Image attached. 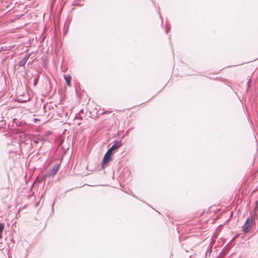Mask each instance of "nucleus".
Masks as SVG:
<instances>
[{
  "instance_id": "obj_2",
  "label": "nucleus",
  "mask_w": 258,
  "mask_h": 258,
  "mask_svg": "<svg viewBox=\"0 0 258 258\" xmlns=\"http://www.w3.org/2000/svg\"><path fill=\"white\" fill-rule=\"evenodd\" d=\"M112 154L107 152L105 154L102 163V166H104L107 165L112 160Z\"/></svg>"
},
{
  "instance_id": "obj_5",
  "label": "nucleus",
  "mask_w": 258,
  "mask_h": 258,
  "mask_svg": "<svg viewBox=\"0 0 258 258\" xmlns=\"http://www.w3.org/2000/svg\"><path fill=\"white\" fill-rule=\"evenodd\" d=\"M58 170V166L56 165L49 172V175H54Z\"/></svg>"
},
{
  "instance_id": "obj_4",
  "label": "nucleus",
  "mask_w": 258,
  "mask_h": 258,
  "mask_svg": "<svg viewBox=\"0 0 258 258\" xmlns=\"http://www.w3.org/2000/svg\"><path fill=\"white\" fill-rule=\"evenodd\" d=\"M30 57V54L26 55L19 62V65L20 67L24 66L26 63L27 62L29 57Z\"/></svg>"
},
{
  "instance_id": "obj_9",
  "label": "nucleus",
  "mask_w": 258,
  "mask_h": 258,
  "mask_svg": "<svg viewBox=\"0 0 258 258\" xmlns=\"http://www.w3.org/2000/svg\"><path fill=\"white\" fill-rule=\"evenodd\" d=\"M37 82H38V80H37V79H35L34 80V85H36V84H37Z\"/></svg>"
},
{
  "instance_id": "obj_7",
  "label": "nucleus",
  "mask_w": 258,
  "mask_h": 258,
  "mask_svg": "<svg viewBox=\"0 0 258 258\" xmlns=\"http://www.w3.org/2000/svg\"><path fill=\"white\" fill-rule=\"evenodd\" d=\"M254 211L255 212V215H256L258 214V201L256 202V205Z\"/></svg>"
},
{
  "instance_id": "obj_3",
  "label": "nucleus",
  "mask_w": 258,
  "mask_h": 258,
  "mask_svg": "<svg viewBox=\"0 0 258 258\" xmlns=\"http://www.w3.org/2000/svg\"><path fill=\"white\" fill-rule=\"evenodd\" d=\"M121 145V144L119 142H117L115 144H114L108 151L107 152L110 154H112V152L118 148H119Z\"/></svg>"
},
{
  "instance_id": "obj_1",
  "label": "nucleus",
  "mask_w": 258,
  "mask_h": 258,
  "mask_svg": "<svg viewBox=\"0 0 258 258\" xmlns=\"http://www.w3.org/2000/svg\"><path fill=\"white\" fill-rule=\"evenodd\" d=\"M252 226V220L250 218H248L246 222H245L244 224L242 226L243 231L245 233L248 232Z\"/></svg>"
},
{
  "instance_id": "obj_8",
  "label": "nucleus",
  "mask_w": 258,
  "mask_h": 258,
  "mask_svg": "<svg viewBox=\"0 0 258 258\" xmlns=\"http://www.w3.org/2000/svg\"><path fill=\"white\" fill-rule=\"evenodd\" d=\"M4 229V224H0V235L2 234Z\"/></svg>"
},
{
  "instance_id": "obj_6",
  "label": "nucleus",
  "mask_w": 258,
  "mask_h": 258,
  "mask_svg": "<svg viewBox=\"0 0 258 258\" xmlns=\"http://www.w3.org/2000/svg\"><path fill=\"white\" fill-rule=\"evenodd\" d=\"M64 78L66 81L67 84L69 86H71V80L72 78L70 76H64Z\"/></svg>"
}]
</instances>
